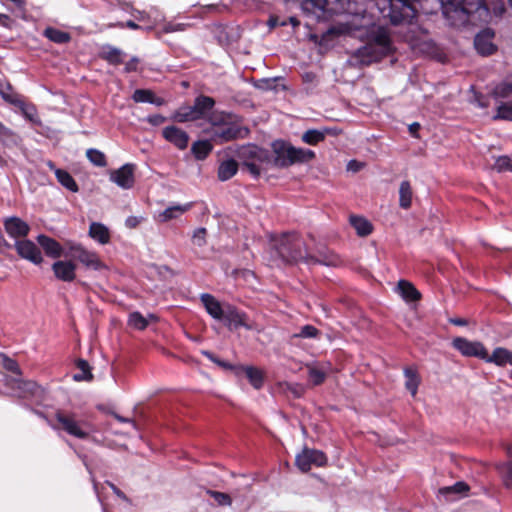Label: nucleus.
<instances>
[{"label":"nucleus","instance_id":"nucleus-26","mask_svg":"<svg viewBox=\"0 0 512 512\" xmlns=\"http://www.w3.org/2000/svg\"><path fill=\"white\" fill-rule=\"evenodd\" d=\"M89 236L101 245L110 242V231L107 226L100 222H92L89 227Z\"/></svg>","mask_w":512,"mask_h":512},{"label":"nucleus","instance_id":"nucleus-3","mask_svg":"<svg viewBox=\"0 0 512 512\" xmlns=\"http://www.w3.org/2000/svg\"><path fill=\"white\" fill-rule=\"evenodd\" d=\"M235 115L224 111H213L208 113L206 119L216 129L212 138L220 142H228L243 137L248 130L241 128L234 122Z\"/></svg>","mask_w":512,"mask_h":512},{"label":"nucleus","instance_id":"nucleus-34","mask_svg":"<svg viewBox=\"0 0 512 512\" xmlns=\"http://www.w3.org/2000/svg\"><path fill=\"white\" fill-rule=\"evenodd\" d=\"M43 35L50 40L51 42H54L56 44H65L68 43L71 40V35L68 32L59 30L54 27H47Z\"/></svg>","mask_w":512,"mask_h":512},{"label":"nucleus","instance_id":"nucleus-10","mask_svg":"<svg viewBox=\"0 0 512 512\" xmlns=\"http://www.w3.org/2000/svg\"><path fill=\"white\" fill-rule=\"evenodd\" d=\"M295 463L301 471L307 472L312 465L324 466L327 463V457L320 450L305 448L296 456Z\"/></svg>","mask_w":512,"mask_h":512},{"label":"nucleus","instance_id":"nucleus-47","mask_svg":"<svg viewBox=\"0 0 512 512\" xmlns=\"http://www.w3.org/2000/svg\"><path fill=\"white\" fill-rule=\"evenodd\" d=\"M128 324L137 330H144L148 326V321L140 312L136 311L129 315Z\"/></svg>","mask_w":512,"mask_h":512},{"label":"nucleus","instance_id":"nucleus-44","mask_svg":"<svg viewBox=\"0 0 512 512\" xmlns=\"http://www.w3.org/2000/svg\"><path fill=\"white\" fill-rule=\"evenodd\" d=\"M497 469L505 486L512 487V461L499 464Z\"/></svg>","mask_w":512,"mask_h":512},{"label":"nucleus","instance_id":"nucleus-5","mask_svg":"<svg viewBox=\"0 0 512 512\" xmlns=\"http://www.w3.org/2000/svg\"><path fill=\"white\" fill-rule=\"evenodd\" d=\"M214 106L215 100L212 97L199 95L195 98L193 105L179 107L174 114V119L180 123L206 119Z\"/></svg>","mask_w":512,"mask_h":512},{"label":"nucleus","instance_id":"nucleus-46","mask_svg":"<svg viewBox=\"0 0 512 512\" xmlns=\"http://www.w3.org/2000/svg\"><path fill=\"white\" fill-rule=\"evenodd\" d=\"M494 120L512 121V105L509 102H503L497 107V112L493 116Z\"/></svg>","mask_w":512,"mask_h":512},{"label":"nucleus","instance_id":"nucleus-14","mask_svg":"<svg viewBox=\"0 0 512 512\" xmlns=\"http://www.w3.org/2000/svg\"><path fill=\"white\" fill-rule=\"evenodd\" d=\"M14 246L21 258L29 260L36 265L42 262L41 251L31 240H16Z\"/></svg>","mask_w":512,"mask_h":512},{"label":"nucleus","instance_id":"nucleus-30","mask_svg":"<svg viewBox=\"0 0 512 512\" xmlns=\"http://www.w3.org/2000/svg\"><path fill=\"white\" fill-rule=\"evenodd\" d=\"M403 373L405 377L406 389L411 393L412 396H415L420 384V377L417 369L413 367H405Z\"/></svg>","mask_w":512,"mask_h":512},{"label":"nucleus","instance_id":"nucleus-62","mask_svg":"<svg viewBox=\"0 0 512 512\" xmlns=\"http://www.w3.org/2000/svg\"><path fill=\"white\" fill-rule=\"evenodd\" d=\"M302 79L305 83H312L316 79V75L313 72H306L302 75Z\"/></svg>","mask_w":512,"mask_h":512},{"label":"nucleus","instance_id":"nucleus-52","mask_svg":"<svg viewBox=\"0 0 512 512\" xmlns=\"http://www.w3.org/2000/svg\"><path fill=\"white\" fill-rule=\"evenodd\" d=\"M207 493L214 498L220 506H230L232 503L231 497L227 493L208 490Z\"/></svg>","mask_w":512,"mask_h":512},{"label":"nucleus","instance_id":"nucleus-45","mask_svg":"<svg viewBox=\"0 0 512 512\" xmlns=\"http://www.w3.org/2000/svg\"><path fill=\"white\" fill-rule=\"evenodd\" d=\"M89 161L97 167H104L107 164L106 157L101 151L90 148L86 152Z\"/></svg>","mask_w":512,"mask_h":512},{"label":"nucleus","instance_id":"nucleus-63","mask_svg":"<svg viewBox=\"0 0 512 512\" xmlns=\"http://www.w3.org/2000/svg\"><path fill=\"white\" fill-rule=\"evenodd\" d=\"M217 365L225 368V369H228V370H233L235 373H236V368H238V366H235V365H232L228 362H225L223 360H219L217 361Z\"/></svg>","mask_w":512,"mask_h":512},{"label":"nucleus","instance_id":"nucleus-50","mask_svg":"<svg viewBox=\"0 0 512 512\" xmlns=\"http://www.w3.org/2000/svg\"><path fill=\"white\" fill-rule=\"evenodd\" d=\"M327 3H328V0H305L302 3V7L304 10H307V11L315 12L316 10H318L320 12H324Z\"/></svg>","mask_w":512,"mask_h":512},{"label":"nucleus","instance_id":"nucleus-32","mask_svg":"<svg viewBox=\"0 0 512 512\" xmlns=\"http://www.w3.org/2000/svg\"><path fill=\"white\" fill-rule=\"evenodd\" d=\"M350 224L355 229L357 235L360 237H366L372 233L373 226L372 224L364 217L361 216H351Z\"/></svg>","mask_w":512,"mask_h":512},{"label":"nucleus","instance_id":"nucleus-35","mask_svg":"<svg viewBox=\"0 0 512 512\" xmlns=\"http://www.w3.org/2000/svg\"><path fill=\"white\" fill-rule=\"evenodd\" d=\"M315 158V152L306 148H298L293 146L292 149V165L308 163Z\"/></svg>","mask_w":512,"mask_h":512},{"label":"nucleus","instance_id":"nucleus-4","mask_svg":"<svg viewBox=\"0 0 512 512\" xmlns=\"http://www.w3.org/2000/svg\"><path fill=\"white\" fill-rule=\"evenodd\" d=\"M57 425H51L53 429H61L68 435L78 439H88L97 431V428L87 419L78 418L74 412L58 411L55 414Z\"/></svg>","mask_w":512,"mask_h":512},{"label":"nucleus","instance_id":"nucleus-48","mask_svg":"<svg viewBox=\"0 0 512 512\" xmlns=\"http://www.w3.org/2000/svg\"><path fill=\"white\" fill-rule=\"evenodd\" d=\"M498 172H512V155L499 156L495 161Z\"/></svg>","mask_w":512,"mask_h":512},{"label":"nucleus","instance_id":"nucleus-28","mask_svg":"<svg viewBox=\"0 0 512 512\" xmlns=\"http://www.w3.org/2000/svg\"><path fill=\"white\" fill-rule=\"evenodd\" d=\"M132 99L136 103H150L156 106H162L165 103L163 98L155 96L153 91L149 89H136Z\"/></svg>","mask_w":512,"mask_h":512},{"label":"nucleus","instance_id":"nucleus-7","mask_svg":"<svg viewBox=\"0 0 512 512\" xmlns=\"http://www.w3.org/2000/svg\"><path fill=\"white\" fill-rule=\"evenodd\" d=\"M243 159V165L254 177L260 176L262 165L270 160L269 151L255 145L243 147L239 153Z\"/></svg>","mask_w":512,"mask_h":512},{"label":"nucleus","instance_id":"nucleus-9","mask_svg":"<svg viewBox=\"0 0 512 512\" xmlns=\"http://www.w3.org/2000/svg\"><path fill=\"white\" fill-rule=\"evenodd\" d=\"M69 249L71 256L87 269L100 271L107 268L96 252L86 249L81 244H71Z\"/></svg>","mask_w":512,"mask_h":512},{"label":"nucleus","instance_id":"nucleus-49","mask_svg":"<svg viewBox=\"0 0 512 512\" xmlns=\"http://www.w3.org/2000/svg\"><path fill=\"white\" fill-rule=\"evenodd\" d=\"M320 334V331L313 325H305L302 326L299 332L294 334L295 338H317Z\"/></svg>","mask_w":512,"mask_h":512},{"label":"nucleus","instance_id":"nucleus-51","mask_svg":"<svg viewBox=\"0 0 512 512\" xmlns=\"http://www.w3.org/2000/svg\"><path fill=\"white\" fill-rule=\"evenodd\" d=\"M308 377L310 382L313 383V385H320L321 383L324 382L326 374L325 372L316 367H310L308 371Z\"/></svg>","mask_w":512,"mask_h":512},{"label":"nucleus","instance_id":"nucleus-57","mask_svg":"<svg viewBox=\"0 0 512 512\" xmlns=\"http://www.w3.org/2000/svg\"><path fill=\"white\" fill-rule=\"evenodd\" d=\"M166 120V118L160 114H154V115H150L148 116L147 118V121L153 125V126H158V125H161L162 123H164Z\"/></svg>","mask_w":512,"mask_h":512},{"label":"nucleus","instance_id":"nucleus-12","mask_svg":"<svg viewBox=\"0 0 512 512\" xmlns=\"http://www.w3.org/2000/svg\"><path fill=\"white\" fill-rule=\"evenodd\" d=\"M293 145L283 140H276L272 143L274 153L273 163L278 168L292 166Z\"/></svg>","mask_w":512,"mask_h":512},{"label":"nucleus","instance_id":"nucleus-42","mask_svg":"<svg viewBox=\"0 0 512 512\" xmlns=\"http://www.w3.org/2000/svg\"><path fill=\"white\" fill-rule=\"evenodd\" d=\"M0 96L2 99L10 104L17 105L18 100L17 96L12 93L11 84L0 78Z\"/></svg>","mask_w":512,"mask_h":512},{"label":"nucleus","instance_id":"nucleus-8","mask_svg":"<svg viewBox=\"0 0 512 512\" xmlns=\"http://www.w3.org/2000/svg\"><path fill=\"white\" fill-rule=\"evenodd\" d=\"M417 13V6L410 3V0H388L386 16L393 25L411 24Z\"/></svg>","mask_w":512,"mask_h":512},{"label":"nucleus","instance_id":"nucleus-61","mask_svg":"<svg viewBox=\"0 0 512 512\" xmlns=\"http://www.w3.org/2000/svg\"><path fill=\"white\" fill-rule=\"evenodd\" d=\"M107 484L109 485V487L112 489V491L121 499L123 500H126L127 497L126 495L113 483L111 482H107Z\"/></svg>","mask_w":512,"mask_h":512},{"label":"nucleus","instance_id":"nucleus-21","mask_svg":"<svg viewBox=\"0 0 512 512\" xmlns=\"http://www.w3.org/2000/svg\"><path fill=\"white\" fill-rule=\"evenodd\" d=\"M55 277L64 282H71L75 279L76 265L71 261H56L52 265Z\"/></svg>","mask_w":512,"mask_h":512},{"label":"nucleus","instance_id":"nucleus-20","mask_svg":"<svg viewBox=\"0 0 512 512\" xmlns=\"http://www.w3.org/2000/svg\"><path fill=\"white\" fill-rule=\"evenodd\" d=\"M200 300L206 312L215 320H223L225 304L222 305L213 295L203 293L200 295Z\"/></svg>","mask_w":512,"mask_h":512},{"label":"nucleus","instance_id":"nucleus-16","mask_svg":"<svg viewBox=\"0 0 512 512\" xmlns=\"http://www.w3.org/2000/svg\"><path fill=\"white\" fill-rule=\"evenodd\" d=\"M469 491V486L464 481H458L451 486H444L439 488L437 498L447 502L457 501L465 496Z\"/></svg>","mask_w":512,"mask_h":512},{"label":"nucleus","instance_id":"nucleus-6","mask_svg":"<svg viewBox=\"0 0 512 512\" xmlns=\"http://www.w3.org/2000/svg\"><path fill=\"white\" fill-rule=\"evenodd\" d=\"M374 44L366 45L357 50V54L361 57L364 64L377 61L380 56L387 55L391 49L389 35L383 29H378L373 36Z\"/></svg>","mask_w":512,"mask_h":512},{"label":"nucleus","instance_id":"nucleus-54","mask_svg":"<svg viewBox=\"0 0 512 512\" xmlns=\"http://www.w3.org/2000/svg\"><path fill=\"white\" fill-rule=\"evenodd\" d=\"M205 237L206 229L201 227L194 231L192 239L197 246L202 247L206 243Z\"/></svg>","mask_w":512,"mask_h":512},{"label":"nucleus","instance_id":"nucleus-37","mask_svg":"<svg viewBox=\"0 0 512 512\" xmlns=\"http://www.w3.org/2000/svg\"><path fill=\"white\" fill-rule=\"evenodd\" d=\"M494 95L496 98L506 99L512 102V76L507 77L495 87Z\"/></svg>","mask_w":512,"mask_h":512},{"label":"nucleus","instance_id":"nucleus-18","mask_svg":"<svg viewBox=\"0 0 512 512\" xmlns=\"http://www.w3.org/2000/svg\"><path fill=\"white\" fill-rule=\"evenodd\" d=\"M494 31L486 28L480 31L474 39L475 49L483 56H488L494 53L496 47L492 42Z\"/></svg>","mask_w":512,"mask_h":512},{"label":"nucleus","instance_id":"nucleus-55","mask_svg":"<svg viewBox=\"0 0 512 512\" xmlns=\"http://www.w3.org/2000/svg\"><path fill=\"white\" fill-rule=\"evenodd\" d=\"M138 64H139V58L134 56L132 57L126 64H125V72L126 73H130V72H135L137 71V67H138Z\"/></svg>","mask_w":512,"mask_h":512},{"label":"nucleus","instance_id":"nucleus-19","mask_svg":"<svg viewBox=\"0 0 512 512\" xmlns=\"http://www.w3.org/2000/svg\"><path fill=\"white\" fill-rule=\"evenodd\" d=\"M162 134L167 141L175 145L178 149L184 150L187 148L189 136L184 130L176 126H168L163 129Z\"/></svg>","mask_w":512,"mask_h":512},{"label":"nucleus","instance_id":"nucleus-27","mask_svg":"<svg viewBox=\"0 0 512 512\" xmlns=\"http://www.w3.org/2000/svg\"><path fill=\"white\" fill-rule=\"evenodd\" d=\"M484 360L498 366L512 365V352L506 348L497 347L491 355L487 353V357Z\"/></svg>","mask_w":512,"mask_h":512},{"label":"nucleus","instance_id":"nucleus-60","mask_svg":"<svg viewBox=\"0 0 512 512\" xmlns=\"http://www.w3.org/2000/svg\"><path fill=\"white\" fill-rule=\"evenodd\" d=\"M114 417L117 421H119L121 423H130L135 430H138L137 424L134 422V420H132L130 418L123 417L116 413L114 414Z\"/></svg>","mask_w":512,"mask_h":512},{"label":"nucleus","instance_id":"nucleus-25","mask_svg":"<svg viewBox=\"0 0 512 512\" xmlns=\"http://www.w3.org/2000/svg\"><path fill=\"white\" fill-rule=\"evenodd\" d=\"M37 241L47 256L59 258L62 255V246L55 239L41 234L37 237Z\"/></svg>","mask_w":512,"mask_h":512},{"label":"nucleus","instance_id":"nucleus-58","mask_svg":"<svg viewBox=\"0 0 512 512\" xmlns=\"http://www.w3.org/2000/svg\"><path fill=\"white\" fill-rule=\"evenodd\" d=\"M143 220L142 217H137V216H129L126 220H125V225L126 227L132 229V228H136L140 223L141 221Z\"/></svg>","mask_w":512,"mask_h":512},{"label":"nucleus","instance_id":"nucleus-17","mask_svg":"<svg viewBox=\"0 0 512 512\" xmlns=\"http://www.w3.org/2000/svg\"><path fill=\"white\" fill-rule=\"evenodd\" d=\"M6 233L9 237L19 240V238L26 237L30 231L29 225L21 218L12 216L8 217L3 222Z\"/></svg>","mask_w":512,"mask_h":512},{"label":"nucleus","instance_id":"nucleus-22","mask_svg":"<svg viewBox=\"0 0 512 512\" xmlns=\"http://www.w3.org/2000/svg\"><path fill=\"white\" fill-rule=\"evenodd\" d=\"M245 374L247 379L249 380V383L255 388V389H261L264 385V374L262 370L259 368H256L254 366H243L238 365V368H236V375Z\"/></svg>","mask_w":512,"mask_h":512},{"label":"nucleus","instance_id":"nucleus-64","mask_svg":"<svg viewBox=\"0 0 512 512\" xmlns=\"http://www.w3.org/2000/svg\"><path fill=\"white\" fill-rule=\"evenodd\" d=\"M348 170H352L354 172L358 171L361 168V164L357 162L356 160H351L348 163Z\"/></svg>","mask_w":512,"mask_h":512},{"label":"nucleus","instance_id":"nucleus-11","mask_svg":"<svg viewBox=\"0 0 512 512\" xmlns=\"http://www.w3.org/2000/svg\"><path fill=\"white\" fill-rule=\"evenodd\" d=\"M452 345L463 356L477 357L482 360L487 357V350L481 342L470 341L463 337H456L453 340Z\"/></svg>","mask_w":512,"mask_h":512},{"label":"nucleus","instance_id":"nucleus-29","mask_svg":"<svg viewBox=\"0 0 512 512\" xmlns=\"http://www.w3.org/2000/svg\"><path fill=\"white\" fill-rule=\"evenodd\" d=\"M193 206V203H186L184 205H172L167 207L162 213L159 214V221L160 222H167L172 219H176L179 216H181L183 213L190 210Z\"/></svg>","mask_w":512,"mask_h":512},{"label":"nucleus","instance_id":"nucleus-59","mask_svg":"<svg viewBox=\"0 0 512 512\" xmlns=\"http://www.w3.org/2000/svg\"><path fill=\"white\" fill-rule=\"evenodd\" d=\"M474 102L479 106L480 108H486L488 106V101L485 99L484 96L481 94H475Z\"/></svg>","mask_w":512,"mask_h":512},{"label":"nucleus","instance_id":"nucleus-33","mask_svg":"<svg viewBox=\"0 0 512 512\" xmlns=\"http://www.w3.org/2000/svg\"><path fill=\"white\" fill-rule=\"evenodd\" d=\"M0 142L6 147L18 146L21 142L20 136L0 122Z\"/></svg>","mask_w":512,"mask_h":512},{"label":"nucleus","instance_id":"nucleus-41","mask_svg":"<svg viewBox=\"0 0 512 512\" xmlns=\"http://www.w3.org/2000/svg\"><path fill=\"white\" fill-rule=\"evenodd\" d=\"M301 139L306 144L317 145L318 143L324 141L325 131L309 129L302 135Z\"/></svg>","mask_w":512,"mask_h":512},{"label":"nucleus","instance_id":"nucleus-53","mask_svg":"<svg viewBox=\"0 0 512 512\" xmlns=\"http://www.w3.org/2000/svg\"><path fill=\"white\" fill-rule=\"evenodd\" d=\"M2 365L7 371H10V372L16 373V374L20 373L19 366H18L17 362L7 356L2 357Z\"/></svg>","mask_w":512,"mask_h":512},{"label":"nucleus","instance_id":"nucleus-2","mask_svg":"<svg viewBox=\"0 0 512 512\" xmlns=\"http://www.w3.org/2000/svg\"><path fill=\"white\" fill-rule=\"evenodd\" d=\"M442 14L452 27H463L473 23L476 14L479 18L487 13L485 0H441Z\"/></svg>","mask_w":512,"mask_h":512},{"label":"nucleus","instance_id":"nucleus-43","mask_svg":"<svg viewBox=\"0 0 512 512\" xmlns=\"http://www.w3.org/2000/svg\"><path fill=\"white\" fill-rule=\"evenodd\" d=\"M77 368L81 371V373L75 374L73 379L75 381H86L92 379V374L90 372L89 363L84 359H78L76 362Z\"/></svg>","mask_w":512,"mask_h":512},{"label":"nucleus","instance_id":"nucleus-39","mask_svg":"<svg viewBox=\"0 0 512 512\" xmlns=\"http://www.w3.org/2000/svg\"><path fill=\"white\" fill-rule=\"evenodd\" d=\"M56 178L57 181L66 189H68L71 192H77L78 191V185L74 178L71 176L69 172L66 170H56Z\"/></svg>","mask_w":512,"mask_h":512},{"label":"nucleus","instance_id":"nucleus-1","mask_svg":"<svg viewBox=\"0 0 512 512\" xmlns=\"http://www.w3.org/2000/svg\"><path fill=\"white\" fill-rule=\"evenodd\" d=\"M272 255L283 264L304 262L307 265L335 266L338 263L337 256L326 250H319L318 256L309 254L304 240L297 233L283 234L276 240Z\"/></svg>","mask_w":512,"mask_h":512},{"label":"nucleus","instance_id":"nucleus-23","mask_svg":"<svg viewBox=\"0 0 512 512\" xmlns=\"http://www.w3.org/2000/svg\"><path fill=\"white\" fill-rule=\"evenodd\" d=\"M17 388L20 391L19 396L23 398L41 399L44 389L34 381H16Z\"/></svg>","mask_w":512,"mask_h":512},{"label":"nucleus","instance_id":"nucleus-40","mask_svg":"<svg viewBox=\"0 0 512 512\" xmlns=\"http://www.w3.org/2000/svg\"><path fill=\"white\" fill-rule=\"evenodd\" d=\"M124 53L113 46H106L102 52V58L108 61L110 64L118 65L123 62Z\"/></svg>","mask_w":512,"mask_h":512},{"label":"nucleus","instance_id":"nucleus-56","mask_svg":"<svg viewBox=\"0 0 512 512\" xmlns=\"http://www.w3.org/2000/svg\"><path fill=\"white\" fill-rule=\"evenodd\" d=\"M268 25L271 28L279 27V26H286L287 21L281 20L279 16H270L268 20Z\"/></svg>","mask_w":512,"mask_h":512},{"label":"nucleus","instance_id":"nucleus-13","mask_svg":"<svg viewBox=\"0 0 512 512\" xmlns=\"http://www.w3.org/2000/svg\"><path fill=\"white\" fill-rule=\"evenodd\" d=\"M222 321L230 330L238 329L239 327H244L247 330L252 329V326L247 323V314L231 304H225Z\"/></svg>","mask_w":512,"mask_h":512},{"label":"nucleus","instance_id":"nucleus-38","mask_svg":"<svg viewBox=\"0 0 512 512\" xmlns=\"http://www.w3.org/2000/svg\"><path fill=\"white\" fill-rule=\"evenodd\" d=\"M212 151V145L207 140L196 141L191 147V152L197 160H204Z\"/></svg>","mask_w":512,"mask_h":512},{"label":"nucleus","instance_id":"nucleus-36","mask_svg":"<svg viewBox=\"0 0 512 512\" xmlns=\"http://www.w3.org/2000/svg\"><path fill=\"white\" fill-rule=\"evenodd\" d=\"M412 188L409 181H402L399 187V205L408 209L412 203Z\"/></svg>","mask_w":512,"mask_h":512},{"label":"nucleus","instance_id":"nucleus-15","mask_svg":"<svg viewBox=\"0 0 512 512\" xmlns=\"http://www.w3.org/2000/svg\"><path fill=\"white\" fill-rule=\"evenodd\" d=\"M134 170V164L126 163L111 173L110 180L123 189H130L135 182Z\"/></svg>","mask_w":512,"mask_h":512},{"label":"nucleus","instance_id":"nucleus-24","mask_svg":"<svg viewBox=\"0 0 512 512\" xmlns=\"http://www.w3.org/2000/svg\"><path fill=\"white\" fill-rule=\"evenodd\" d=\"M396 290L406 302H416L421 299V293L407 280H399Z\"/></svg>","mask_w":512,"mask_h":512},{"label":"nucleus","instance_id":"nucleus-31","mask_svg":"<svg viewBox=\"0 0 512 512\" xmlns=\"http://www.w3.org/2000/svg\"><path fill=\"white\" fill-rule=\"evenodd\" d=\"M238 171V163L234 159L222 161L218 167V178L221 181L231 179Z\"/></svg>","mask_w":512,"mask_h":512}]
</instances>
